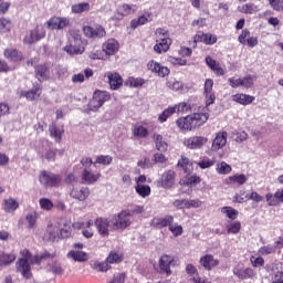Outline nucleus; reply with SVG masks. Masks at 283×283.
I'll use <instances>...</instances> for the list:
<instances>
[{
    "label": "nucleus",
    "instance_id": "nucleus-23",
    "mask_svg": "<svg viewBox=\"0 0 283 283\" xmlns=\"http://www.w3.org/2000/svg\"><path fill=\"white\" fill-rule=\"evenodd\" d=\"M171 38H164L160 40H156V44L154 50L157 54H163V52H168L169 48L171 46Z\"/></svg>",
    "mask_w": 283,
    "mask_h": 283
},
{
    "label": "nucleus",
    "instance_id": "nucleus-12",
    "mask_svg": "<svg viewBox=\"0 0 283 283\" xmlns=\"http://www.w3.org/2000/svg\"><path fill=\"white\" fill-rule=\"evenodd\" d=\"M203 95H205L206 107H209V105H213V103H216V93L213 92L212 78L206 80Z\"/></svg>",
    "mask_w": 283,
    "mask_h": 283
},
{
    "label": "nucleus",
    "instance_id": "nucleus-36",
    "mask_svg": "<svg viewBox=\"0 0 283 283\" xmlns=\"http://www.w3.org/2000/svg\"><path fill=\"white\" fill-rule=\"evenodd\" d=\"M174 222V218L171 216H166V217H163V218H155L153 220V224L154 227H158V229H163L165 227H171Z\"/></svg>",
    "mask_w": 283,
    "mask_h": 283
},
{
    "label": "nucleus",
    "instance_id": "nucleus-27",
    "mask_svg": "<svg viewBox=\"0 0 283 283\" xmlns=\"http://www.w3.org/2000/svg\"><path fill=\"white\" fill-rule=\"evenodd\" d=\"M111 90H119L123 87V77L118 73H107Z\"/></svg>",
    "mask_w": 283,
    "mask_h": 283
},
{
    "label": "nucleus",
    "instance_id": "nucleus-37",
    "mask_svg": "<svg viewBox=\"0 0 283 283\" xmlns=\"http://www.w3.org/2000/svg\"><path fill=\"white\" fill-rule=\"evenodd\" d=\"M265 269L268 272H271L272 275H274L275 277H282V275H283V263L280 261H275L272 264V266L266 265Z\"/></svg>",
    "mask_w": 283,
    "mask_h": 283
},
{
    "label": "nucleus",
    "instance_id": "nucleus-34",
    "mask_svg": "<svg viewBox=\"0 0 283 283\" xmlns=\"http://www.w3.org/2000/svg\"><path fill=\"white\" fill-rule=\"evenodd\" d=\"M35 77L38 78V81H48V78H50V70L48 69V65H38L35 67Z\"/></svg>",
    "mask_w": 283,
    "mask_h": 283
},
{
    "label": "nucleus",
    "instance_id": "nucleus-43",
    "mask_svg": "<svg viewBox=\"0 0 283 283\" xmlns=\"http://www.w3.org/2000/svg\"><path fill=\"white\" fill-rule=\"evenodd\" d=\"M216 171L219 176H227L233 171L231 165L227 164V161L217 163Z\"/></svg>",
    "mask_w": 283,
    "mask_h": 283
},
{
    "label": "nucleus",
    "instance_id": "nucleus-20",
    "mask_svg": "<svg viewBox=\"0 0 283 283\" xmlns=\"http://www.w3.org/2000/svg\"><path fill=\"white\" fill-rule=\"evenodd\" d=\"M154 19V13L151 11H144V13L138 19H133L130 21L132 30H136V28H140V25H146Z\"/></svg>",
    "mask_w": 283,
    "mask_h": 283
},
{
    "label": "nucleus",
    "instance_id": "nucleus-8",
    "mask_svg": "<svg viewBox=\"0 0 283 283\" xmlns=\"http://www.w3.org/2000/svg\"><path fill=\"white\" fill-rule=\"evenodd\" d=\"M209 143V138L205 136H192L184 139L187 149H202Z\"/></svg>",
    "mask_w": 283,
    "mask_h": 283
},
{
    "label": "nucleus",
    "instance_id": "nucleus-35",
    "mask_svg": "<svg viewBox=\"0 0 283 283\" xmlns=\"http://www.w3.org/2000/svg\"><path fill=\"white\" fill-rule=\"evenodd\" d=\"M36 220H39L38 211L28 212L27 216L24 217L27 229H36Z\"/></svg>",
    "mask_w": 283,
    "mask_h": 283
},
{
    "label": "nucleus",
    "instance_id": "nucleus-5",
    "mask_svg": "<svg viewBox=\"0 0 283 283\" xmlns=\"http://www.w3.org/2000/svg\"><path fill=\"white\" fill-rule=\"evenodd\" d=\"M45 27L43 24H36L25 34L22 41L24 45H34V43H39V41L45 39Z\"/></svg>",
    "mask_w": 283,
    "mask_h": 283
},
{
    "label": "nucleus",
    "instance_id": "nucleus-49",
    "mask_svg": "<svg viewBox=\"0 0 283 283\" xmlns=\"http://www.w3.org/2000/svg\"><path fill=\"white\" fill-rule=\"evenodd\" d=\"M239 12H242V14H253L258 12V6L254 3H245L243 6L238 7Z\"/></svg>",
    "mask_w": 283,
    "mask_h": 283
},
{
    "label": "nucleus",
    "instance_id": "nucleus-32",
    "mask_svg": "<svg viewBox=\"0 0 283 283\" xmlns=\"http://www.w3.org/2000/svg\"><path fill=\"white\" fill-rule=\"evenodd\" d=\"M2 209L6 213H14L19 209V201L14 198H7L2 202Z\"/></svg>",
    "mask_w": 283,
    "mask_h": 283
},
{
    "label": "nucleus",
    "instance_id": "nucleus-16",
    "mask_svg": "<svg viewBox=\"0 0 283 283\" xmlns=\"http://www.w3.org/2000/svg\"><path fill=\"white\" fill-rule=\"evenodd\" d=\"M199 264L206 271H213L220 264V260L216 259L212 254H206L200 258Z\"/></svg>",
    "mask_w": 283,
    "mask_h": 283
},
{
    "label": "nucleus",
    "instance_id": "nucleus-29",
    "mask_svg": "<svg viewBox=\"0 0 283 283\" xmlns=\"http://www.w3.org/2000/svg\"><path fill=\"white\" fill-rule=\"evenodd\" d=\"M206 63L217 76H224V69L220 66V62L213 60L211 56L206 57Z\"/></svg>",
    "mask_w": 283,
    "mask_h": 283
},
{
    "label": "nucleus",
    "instance_id": "nucleus-42",
    "mask_svg": "<svg viewBox=\"0 0 283 283\" xmlns=\"http://www.w3.org/2000/svg\"><path fill=\"white\" fill-rule=\"evenodd\" d=\"M15 260H17V254H14V252H11V253L1 252L0 253V268L8 266V265L12 264V262H14Z\"/></svg>",
    "mask_w": 283,
    "mask_h": 283
},
{
    "label": "nucleus",
    "instance_id": "nucleus-63",
    "mask_svg": "<svg viewBox=\"0 0 283 283\" xmlns=\"http://www.w3.org/2000/svg\"><path fill=\"white\" fill-rule=\"evenodd\" d=\"M193 283H211V276H207L205 274L197 273L192 279Z\"/></svg>",
    "mask_w": 283,
    "mask_h": 283
},
{
    "label": "nucleus",
    "instance_id": "nucleus-55",
    "mask_svg": "<svg viewBox=\"0 0 283 283\" xmlns=\"http://www.w3.org/2000/svg\"><path fill=\"white\" fill-rule=\"evenodd\" d=\"M167 87L172 92H180L185 87V84L176 78H171L167 82Z\"/></svg>",
    "mask_w": 283,
    "mask_h": 283
},
{
    "label": "nucleus",
    "instance_id": "nucleus-10",
    "mask_svg": "<svg viewBox=\"0 0 283 283\" xmlns=\"http://www.w3.org/2000/svg\"><path fill=\"white\" fill-rule=\"evenodd\" d=\"M120 50V44L116 39H108L102 44V52L105 53V57L114 56Z\"/></svg>",
    "mask_w": 283,
    "mask_h": 283
},
{
    "label": "nucleus",
    "instance_id": "nucleus-15",
    "mask_svg": "<svg viewBox=\"0 0 283 283\" xmlns=\"http://www.w3.org/2000/svg\"><path fill=\"white\" fill-rule=\"evenodd\" d=\"M71 198L78 200V202H85L86 198H90L88 187H73L70 191Z\"/></svg>",
    "mask_w": 283,
    "mask_h": 283
},
{
    "label": "nucleus",
    "instance_id": "nucleus-33",
    "mask_svg": "<svg viewBox=\"0 0 283 283\" xmlns=\"http://www.w3.org/2000/svg\"><path fill=\"white\" fill-rule=\"evenodd\" d=\"M232 101H234V103H239V105H251V103L255 101V97L244 93H238L232 95Z\"/></svg>",
    "mask_w": 283,
    "mask_h": 283
},
{
    "label": "nucleus",
    "instance_id": "nucleus-53",
    "mask_svg": "<svg viewBox=\"0 0 283 283\" xmlns=\"http://www.w3.org/2000/svg\"><path fill=\"white\" fill-rule=\"evenodd\" d=\"M49 30H61V17H52L46 21Z\"/></svg>",
    "mask_w": 283,
    "mask_h": 283
},
{
    "label": "nucleus",
    "instance_id": "nucleus-17",
    "mask_svg": "<svg viewBox=\"0 0 283 283\" xmlns=\"http://www.w3.org/2000/svg\"><path fill=\"white\" fill-rule=\"evenodd\" d=\"M158 263L161 273H166V275H171V266H174V256L169 254H163Z\"/></svg>",
    "mask_w": 283,
    "mask_h": 283
},
{
    "label": "nucleus",
    "instance_id": "nucleus-25",
    "mask_svg": "<svg viewBox=\"0 0 283 283\" xmlns=\"http://www.w3.org/2000/svg\"><path fill=\"white\" fill-rule=\"evenodd\" d=\"M138 11V6L136 4H120L117 8V14L118 17H129L130 14H135V12Z\"/></svg>",
    "mask_w": 283,
    "mask_h": 283
},
{
    "label": "nucleus",
    "instance_id": "nucleus-19",
    "mask_svg": "<svg viewBox=\"0 0 283 283\" xmlns=\"http://www.w3.org/2000/svg\"><path fill=\"white\" fill-rule=\"evenodd\" d=\"M228 134L226 130L217 133L214 139L212 140L211 149L212 151H220L223 147L227 146Z\"/></svg>",
    "mask_w": 283,
    "mask_h": 283
},
{
    "label": "nucleus",
    "instance_id": "nucleus-21",
    "mask_svg": "<svg viewBox=\"0 0 283 283\" xmlns=\"http://www.w3.org/2000/svg\"><path fill=\"white\" fill-rule=\"evenodd\" d=\"M19 96L20 98H27V101H36L41 96V86L36 84L29 91H20Z\"/></svg>",
    "mask_w": 283,
    "mask_h": 283
},
{
    "label": "nucleus",
    "instance_id": "nucleus-39",
    "mask_svg": "<svg viewBox=\"0 0 283 283\" xmlns=\"http://www.w3.org/2000/svg\"><path fill=\"white\" fill-rule=\"evenodd\" d=\"M93 98H95V101L103 107V105L112 98V95L107 93V91H95Z\"/></svg>",
    "mask_w": 283,
    "mask_h": 283
},
{
    "label": "nucleus",
    "instance_id": "nucleus-51",
    "mask_svg": "<svg viewBox=\"0 0 283 283\" xmlns=\"http://www.w3.org/2000/svg\"><path fill=\"white\" fill-rule=\"evenodd\" d=\"M136 193L140 196V198H147L148 196L151 195V187L147 185H137L135 187Z\"/></svg>",
    "mask_w": 283,
    "mask_h": 283
},
{
    "label": "nucleus",
    "instance_id": "nucleus-46",
    "mask_svg": "<svg viewBox=\"0 0 283 283\" xmlns=\"http://www.w3.org/2000/svg\"><path fill=\"white\" fill-rule=\"evenodd\" d=\"M71 11L73 12V14H83V12H90V3L82 2V3L73 4L71 7Z\"/></svg>",
    "mask_w": 283,
    "mask_h": 283
},
{
    "label": "nucleus",
    "instance_id": "nucleus-6",
    "mask_svg": "<svg viewBox=\"0 0 283 283\" xmlns=\"http://www.w3.org/2000/svg\"><path fill=\"white\" fill-rule=\"evenodd\" d=\"M38 180L43 187H59L61 185V175L52 174L48 170H42L39 174Z\"/></svg>",
    "mask_w": 283,
    "mask_h": 283
},
{
    "label": "nucleus",
    "instance_id": "nucleus-22",
    "mask_svg": "<svg viewBox=\"0 0 283 283\" xmlns=\"http://www.w3.org/2000/svg\"><path fill=\"white\" fill-rule=\"evenodd\" d=\"M265 200H266L269 207H277L279 202L283 203V188L277 189L274 195L268 193L265 196Z\"/></svg>",
    "mask_w": 283,
    "mask_h": 283
},
{
    "label": "nucleus",
    "instance_id": "nucleus-58",
    "mask_svg": "<svg viewBox=\"0 0 283 283\" xmlns=\"http://www.w3.org/2000/svg\"><path fill=\"white\" fill-rule=\"evenodd\" d=\"M106 262L108 264H118L123 262V254L118 252H111L109 255L106 258Z\"/></svg>",
    "mask_w": 283,
    "mask_h": 283
},
{
    "label": "nucleus",
    "instance_id": "nucleus-13",
    "mask_svg": "<svg viewBox=\"0 0 283 283\" xmlns=\"http://www.w3.org/2000/svg\"><path fill=\"white\" fill-rule=\"evenodd\" d=\"M147 67L150 72L157 74V76H159L160 78H165V76H169L170 74L169 67L163 66L160 63L154 60L148 62Z\"/></svg>",
    "mask_w": 283,
    "mask_h": 283
},
{
    "label": "nucleus",
    "instance_id": "nucleus-45",
    "mask_svg": "<svg viewBox=\"0 0 283 283\" xmlns=\"http://www.w3.org/2000/svg\"><path fill=\"white\" fill-rule=\"evenodd\" d=\"M221 213L226 216V218H229V220H235L240 212L235 210V208L227 206L221 208Z\"/></svg>",
    "mask_w": 283,
    "mask_h": 283
},
{
    "label": "nucleus",
    "instance_id": "nucleus-4",
    "mask_svg": "<svg viewBox=\"0 0 283 283\" xmlns=\"http://www.w3.org/2000/svg\"><path fill=\"white\" fill-rule=\"evenodd\" d=\"M94 224L101 238H109V232L116 231V228H114V219L112 217L109 218L99 217L95 219Z\"/></svg>",
    "mask_w": 283,
    "mask_h": 283
},
{
    "label": "nucleus",
    "instance_id": "nucleus-7",
    "mask_svg": "<svg viewBox=\"0 0 283 283\" xmlns=\"http://www.w3.org/2000/svg\"><path fill=\"white\" fill-rule=\"evenodd\" d=\"M256 77L255 75H247L243 78H235V77H230L228 80V83L230 87L233 90L238 87H243L244 90H250L255 84Z\"/></svg>",
    "mask_w": 283,
    "mask_h": 283
},
{
    "label": "nucleus",
    "instance_id": "nucleus-64",
    "mask_svg": "<svg viewBox=\"0 0 283 283\" xmlns=\"http://www.w3.org/2000/svg\"><path fill=\"white\" fill-rule=\"evenodd\" d=\"M259 255H271V253H275V247L273 245H263L258 251Z\"/></svg>",
    "mask_w": 283,
    "mask_h": 283
},
{
    "label": "nucleus",
    "instance_id": "nucleus-52",
    "mask_svg": "<svg viewBox=\"0 0 283 283\" xmlns=\"http://www.w3.org/2000/svg\"><path fill=\"white\" fill-rule=\"evenodd\" d=\"M114 158L109 155H99L95 158L94 167L96 165H104V167H107L111 163H113Z\"/></svg>",
    "mask_w": 283,
    "mask_h": 283
},
{
    "label": "nucleus",
    "instance_id": "nucleus-47",
    "mask_svg": "<svg viewBox=\"0 0 283 283\" xmlns=\"http://www.w3.org/2000/svg\"><path fill=\"white\" fill-rule=\"evenodd\" d=\"M172 108L175 109V114H188V112H191V104L180 102L179 104L174 105Z\"/></svg>",
    "mask_w": 283,
    "mask_h": 283
},
{
    "label": "nucleus",
    "instance_id": "nucleus-41",
    "mask_svg": "<svg viewBox=\"0 0 283 283\" xmlns=\"http://www.w3.org/2000/svg\"><path fill=\"white\" fill-rule=\"evenodd\" d=\"M49 132L56 143H61V137L63 136L65 129L63 126H56V124H53L50 126Z\"/></svg>",
    "mask_w": 283,
    "mask_h": 283
},
{
    "label": "nucleus",
    "instance_id": "nucleus-44",
    "mask_svg": "<svg viewBox=\"0 0 283 283\" xmlns=\"http://www.w3.org/2000/svg\"><path fill=\"white\" fill-rule=\"evenodd\" d=\"M178 167H181L185 174H191L193 171V163H191V160H189L187 157H181V159L178 161Z\"/></svg>",
    "mask_w": 283,
    "mask_h": 283
},
{
    "label": "nucleus",
    "instance_id": "nucleus-9",
    "mask_svg": "<svg viewBox=\"0 0 283 283\" xmlns=\"http://www.w3.org/2000/svg\"><path fill=\"white\" fill-rule=\"evenodd\" d=\"M174 185H176V171L174 170H166L157 181V187L163 189H171Z\"/></svg>",
    "mask_w": 283,
    "mask_h": 283
},
{
    "label": "nucleus",
    "instance_id": "nucleus-50",
    "mask_svg": "<svg viewBox=\"0 0 283 283\" xmlns=\"http://www.w3.org/2000/svg\"><path fill=\"white\" fill-rule=\"evenodd\" d=\"M91 269H94L95 271H99L101 273H107V271H109V263L107 261H103V262L95 261L91 263Z\"/></svg>",
    "mask_w": 283,
    "mask_h": 283
},
{
    "label": "nucleus",
    "instance_id": "nucleus-48",
    "mask_svg": "<svg viewBox=\"0 0 283 283\" xmlns=\"http://www.w3.org/2000/svg\"><path fill=\"white\" fill-rule=\"evenodd\" d=\"M197 165L200 169H211L216 165V158L202 157Z\"/></svg>",
    "mask_w": 283,
    "mask_h": 283
},
{
    "label": "nucleus",
    "instance_id": "nucleus-11",
    "mask_svg": "<svg viewBox=\"0 0 283 283\" xmlns=\"http://www.w3.org/2000/svg\"><path fill=\"white\" fill-rule=\"evenodd\" d=\"M83 32L88 39H104V36H107V31H105V28H103L102 25H86L83 28Z\"/></svg>",
    "mask_w": 283,
    "mask_h": 283
},
{
    "label": "nucleus",
    "instance_id": "nucleus-3",
    "mask_svg": "<svg viewBox=\"0 0 283 283\" xmlns=\"http://www.w3.org/2000/svg\"><path fill=\"white\" fill-rule=\"evenodd\" d=\"M113 227L115 231H125L134 222V217L129 211H122L118 214H113Z\"/></svg>",
    "mask_w": 283,
    "mask_h": 283
},
{
    "label": "nucleus",
    "instance_id": "nucleus-62",
    "mask_svg": "<svg viewBox=\"0 0 283 283\" xmlns=\"http://www.w3.org/2000/svg\"><path fill=\"white\" fill-rule=\"evenodd\" d=\"M169 231L172 233V235H175V238H178L180 235H182L184 229L182 226L178 224V223H171L169 226Z\"/></svg>",
    "mask_w": 283,
    "mask_h": 283
},
{
    "label": "nucleus",
    "instance_id": "nucleus-60",
    "mask_svg": "<svg viewBox=\"0 0 283 283\" xmlns=\"http://www.w3.org/2000/svg\"><path fill=\"white\" fill-rule=\"evenodd\" d=\"M241 229H242V223H240V221H234L229 226H227V232L232 233L233 235H235V233H240Z\"/></svg>",
    "mask_w": 283,
    "mask_h": 283
},
{
    "label": "nucleus",
    "instance_id": "nucleus-57",
    "mask_svg": "<svg viewBox=\"0 0 283 283\" xmlns=\"http://www.w3.org/2000/svg\"><path fill=\"white\" fill-rule=\"evenodd\" d=\"M174 114H176V109L174 106H169L158 116V120L160 123H166L167 118H170V116H174Z\"/></svg>",
    "mask_w": 283,
    "mask_h": 283
},
{
    "label": "nucleus",
    "instance_id": "nucleus-30",
    "mask_svg": "<svg viewBox=\"0 0 283 283\" xmlns=\"http://www.w3.org/2000/svg\"><path fill=\"white\" fill-rule=\"evenodd\" d=\"M63 50L70 56H74V54H83V52H85V48H83V44H76L72 40L71 43L65 45Z\"/></svg>",
    "mask_w": 283,
    "mask_h": 283
},
{
    "label": "nucleus",
    "instance_id": "nucleus-14",
    "mask_svg": "<svg viewBox=\"0 0 283 283\" xmlns=\"http://www.w3.org/2000/svg\"><path fill=\"white\" fill-rule=\"evenodd\" d=\"M99 178L101 172L92 170V168H84L82 172V181L84 182V185H94L98 182Z\"/></svg>",
    "mask_w": 283,
    "mask_h": 283
},
{
    "label": "nucleus",
    "instance_id": "nucleus-59",
    "mask_svg": "<svg viewBox=\"0 0 283 283\" xmlns=\"http://www.w3.org/2000/svg\"><path fill=\"white\" fill-rule=\"evenodd\" d=\"M39 205L43 211H52L54 209V203L49 198H41Z\"/></svg>",
    "mask_w": 283,
    "mask_h": 283
},
{
    "label": "nucleus",
    "instance_id": "nucleus-18",
    "mask_svg": "<svg viewBox=\"0 0 283 283\" xmlns=\"http://www.w3.org/2000/svg\"><path fill=\"white\" fill-rule=\"evenodd\" d=\"M233 275H237L239 280H253L255 277V270L238 265L233 269Z\"/></svg>",
    "mask_w": 283,
    "mask_h": 283
},
{
    "label": "nucleus",
    "instance_id": "nucleus-24",
    "mask_svg": "<svg viewBox=\"0 0 283 283\" xmlns=\"http://www.w3.org/2000/svg\"><path fill=\"white\" fill-rule=\"evenodd\" d=\"M38 154H40L41 158H44V160H56L57 156H63V150L49 148L45 151H43L40 148L38 149Z\"/></svg>",
    "mask_w": 283,
    "mask_h": 283
},
{
    "label": "nucleus",
    "instance_id": "nucleus-31",
    "mask_svg": "<svg viewBox=\"0 0 283 283\" xmlns=\"http://www.w3.org/2000/svg\"><path fill=\"white\" fill-rule=\"evenodd\" d=\"M153 140L158 151H167V149H169V144L167 143V140H165V137H163V135L155 133L153 135Z\"/></svg>",
    "mask_w": 283,
    "mask_h": 283
},
{
    "label": "nucleus",
    "instance_id": "nucleus-40",
    "mask_svg": "<svg viewBox=\"0 0 283 283\" xmlns=\"http://www.w3.org/2000/svg\"><path fill=\"white\" fill-rule=\"evenodd\" d=\"M248 178L244 174H237L226 179V185H244Z\"/></svg>",
    "mask_w": 283,
    "mask_h": 283
},
{
    "label": "nucleus",
    "instance_id": "nucleus-2",
    "mask_svg": "<svg viewBox=\"0 0 283 283\" xmlns=\"http://www.w3.org/2000/svg\"><path fill=\"white\" fill-rule=\"evenodd\" d=\"M208 120L209 112L207 108H203V112H198L186 117L178 118L176 120V125L181 132H193L196 127H202V125Z\"/></svg>",
    "mask_w": 283,
    "mask_h": 283
},
{
    "label": "nucleus",
    "instance_id": "nucleus-1",
    "mask_svg": "<svg viewBox=\"0 0 283 283\" xmlns=\"http://www.w3.org/2000/svg\"><path fill=\"white\" fill-rule=\"evenodd\" d=\"M21 258L15 262V271L20 273L24 280H30L32 277V264H39L41 260L50 258V253L45 252L41 255L33 256L30 251L22 250L20 252Z\"/></svg>",
    "mask_w": 283,
    "mask_h": 283
},
{
    "label": "nucleus",
    "instance_id": "nucleus-28",
    "mask_svg": "<svg viewBox=\"0 0 283 283\" xmlns=\"http://www.w3.org/2000/svg\"><path fill=\"white\" fill-rule=\"evenodd\" d=\"M4 56L13 63H19L23 59V53L14 48L6 49L3 52Z\"/></svg>",
    "mask_w": 283,
    "mask_h": 283
},
{
    "label": "nucleus",
    "instance_id": "nucleus-56",
    "mask_svg": "<svg viewBox=\"0 0 283 283\" xmlns=\"http://www.w3.org/2000/svg\"><path fill=\"white\" fill-rule=\"evenodd\" d=\"M126 85H128V87H143L145 85V80L142 77H128L126 80Z\"/></svg>",
    "mask_w": 283,
    "mask_h": 283
},
{
    "label": "nucleus",
    "instance_id": "nucleus-38",
    "mask_svg": "<svg viewBox=\"0 0 283 283\" xmlns=\"http://www.w3.org/2000/svg\"><path fill=\"white\" fill-rule=\"evenodd\" d=\"M132 134L134 138H147V136H149V129L144 125H135L132 128Z\"/></svg>",
    "mask_w": 283,
    "mask_h": 283
},
{
    "label": "nucleus",
    "instance_id": "nucleus-61",
    "mask_svg": "<svg viewBox=\"0 0 283 283\" xmlns=\"http://www.w3.org/2000/svg\"><path fill=\"white\" fill-rule=\"evenodd\" d=\"M101 104L97 103L95 101V98L93 97L90 102L86 108H84V112H86V114H90L91 112H97L98 109H101Z\"/></svg>",
    "mask_w": 283,
    "mask_h": 283
},
{
    "label": "nucleus",
    "instance_id": "nucleus-54",
    "mask_svg": "<svg viewBox=\"0 0 283 283\" xmlns=\"http://www.w3.org/2000/svg\"><path fill=\"white\" fill-rule=\"evenodd\" d=\"M12 30V21L6 18H0V34H6Z\"/></svg>",
    "mask_w": 283,
    "mask_h": 283
},
{
    "label": "nucleus",
    "instance_id": "nucleus-26",
    "mask_svg": "<svg viewBox=\"0 0 283 283\" xmlns=\"http://www.w3.org/2000/svg\"><path fill=\"white\" fill-rule=\"evenodd\" d=\"M67 258L74 262H87V260H90V254L83 250H71L67 253Z\"/></svg>",
    "mask_w": 283,
    "mask_h": 283
}]
</instances>
